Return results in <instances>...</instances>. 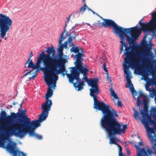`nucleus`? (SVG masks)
<instances>
[{
	"mask_svg": "<svg viewBox=\"0 0 156 156\" xmlns=\"http://www.w3.org/2000/svg\"><path fill=\"white\" fill-rule=\"evenodd\" d=\"M119 37L121 39L120 43L122 44L120 52L123 51V47H125L124 55H126V57L125 58L123 63L125 76L132 94L134 96H136L137 93L130 80L131 74L129 68L130 67L132 69H137L140 66V62H149L150 59L148 57L151 55V52L148 49H146L144 51L138 50L131 53L130 48L132 49L133 47L131 46V44H130L128 47L124 43V39H122L121 37Z\"/></svg>",
	"mask_w": 156,
	"mask_h": 156,
	"instance_id": "f257e3e1",
	"label": "nucleus"
},
{
	"mask_svg": "<svg viewBox=\"0 0 156 156\" xmlns=\"http://www.w3.org/2000/svg\"><path fill=\"white\" fill-rule=\"evenodd\" d=\"M98 110L101 111L103 115L100 120V125L108 132L110 137L109 144L117 145L118 144L115 142L116 138L113 136L124 132L127 128V125H122L119 123L115 117L119 116L117 112L113 109L111 110L109 105Z\"/></svg>",
	"mask_w": 156,
	"mask_h": 156,
	"instance_id": "f03ea898",
	"label": "nucleus"
},
{
	"mask_svg": "<svg viewBox=\"0 0 156 156\" xmlns=\"http://www.w3.org/2000/svg\"><path fill=\"white\" fill-rule=\"evenodd\" d=\"M81 69L83 70L82 72L79 69H76V70L79 74L78 78H76L73 76L70 75L71 73L70 74H66L67 77L69 78V82L73 84V86L76 89H77V91L83 90V86L84 85V82L81 80L79 77L80 73H82L83 75V79L86 80L88 85L91 87V88L90 89V95L93 98L94 108L98 110L108 106L104 102L100 101L98 100L97 95L99 93L98 85V79L95 78L89 80L87 76V73L88 72V69L87 68L86 66L84 65V66L81 67Z\"/></svg>",
	"mask_w": 156,
	"mask_h": 156,
	"instance_id": "7ed1b4c3",
	"label": "nucleus"
},
{
	"mask_svg": "<svg viewBox=\"0 0 156 156\" xmlns=\"http://www.w3.org/2000/svg\"><path fill=\"white\" fill-rule=\"evenodd\" d=\"M20 117L23 119V129L20 127H16L14 129H18L16 133H15L16 136L22 137L25 135L27 133H28L30 136H33L39 140H41L43 136L34 133V130L36 128L41 125V122L46 120L48 115L41 114L38 119L31 121L30 119L25 115L24 113H19Z\"/></svg>",
	"mask_w": 156,
	"mask_h": 156,
	"instance_id": "20e7f679",
	"label": "nucleus"
},
{
	"mask_svg": "<svg viewBox=\"0 0 156 156\" xmlns=\"http://www.w3.org/2000/svg\"><path fill=\"white\" fill-rule=\"evenodd\" d=\"M102 24L104 27H110L113 28L114 32L119 37L124 39L126 38V41L129 44H133L141 33V29L138 26L128 28H123L118 25L112 20H104Z\"/></svg>",
	"mask_w": 156,
	"mask_h": 156,
	"instance_id": "39448f33",
	"label": "nucleus"
},
{
	"mask_svg": "<svg viewBox=\"0 0 156 156\" xmlns=\"http://www.w3.org/2000/svg\"><path fill=\"white\" fill-rule=\"evenodd\" d=\"M26 111L23 110L21 113L17 112L16 114L14 112L11 113V115L6 116V113L5 111H2L1 113L0 119V129L3 130L5 133V134L1 133L0 136L3 139H5L7 137L12 135H15L18 129H15L16 127H19V126H16L11 123L12 121L16 119L17 118L22 120L23 119L20 117L19 113H24L25 115H26L25 113Z\"/></svg>",
	"mask_w": 156,
	"mask_h": 156,
	"instance_id": "423d86ee",
	"label": "nucleus"
},
{
	"mask_svg": "<svg viewBox=\"0 0 156 156\" xmlns=\"http://www.w3.org/2000/svg\"><path fill=\"white\" fill-rule=\"evenodd\" d=\"M44 74L45 76V81L49 88L48 90L47 94L45 95L46 100L44 103L41 105V108L43 110L42 114L48 116L49 112L50 110L52 104L51 100L49 99L53 94V91L51 89L52 85L53 84V87L56 86V81L58 79V76L57 75L59 74L49 72L44 73Z\"/></svg>",
	"mask_w": 156,
	"mask_h": 156,
	"instance_id": "0eeeda50",
	"label": "nucleus"
},
{
	"mask_svg": "<svg viewBox=\"0 0 156 156\" xmlns=\"http://www.w3.org/2000/svg\"><path fill=\"white\" fill-rule=\"evenodd\" d=\"M59 54L53 58L48 56L49 60L53 64L51 72L57 74H62L65 75L64 73L66 72L65 63L66 59L63 57V51L58 52ZM67 70H66V71Z\"/></svg>",
	"mask_w": 156,
	"mask_h": 156,
	"instance_id": "6e6552de",
	"label": "nucleus"
},
{
	"mask_svg": "<svg viewBox=\"0 0 156 156\" xmlns=\"http://www.w3.org/2000/svg\"><path fill=\"white\" fill-rule=\"evenodd\" d=\"M83 56V53H78L77 54L75 55V58L76 59V62H74V64L76 66L73 67H71V69L70 70L71 74L70 75L73 76L75 77L78 78L79 77V74L76 71V69H79L82 72L83 70L81 69V68L83 67L84 66L83 65V64L82 62V57Z\"/></svg>",
	"mask_w": 156,
	"mask_h": 156,
	"instance_id": "1a4fd4ad",
	"label": "nucleus"
},
{
	"mask_svg": "<svg viewBox=\"0 0 156 156\" xmlns=\"http://www.w3.org/2000/svg\"><path fill=\"white\" fill-rule=\"evenodd\" d=\"M140 20L139 23L142 30L145 32H153L155 34L156 32V20H150L147 23H142Z\"/></svg>",
	"mask_w": 156,
	"mask_h": 156,
	"instance_id": "9d476101",
	"label": "nucleus"
},
{
	"mask_svg": "<svg viewBox=\"0 0 156 156\" xmlns=\"http://www.w3.org/2000/svg\"><path fill=\"white\" fill-rule=\"evenodd\" d=\"M12 20H0V34L1 38L6 39L5 36L7 32L10 30V27L12 25Z\"/></svg>",
	"mask_w": 156,
	"mask_h": 156,
	"instance_id": "9b49d317",
	"label": "nucleus"
},
{
	"mask_svg": "<svg viewBox=\"0 0 156 156\" xmlns=\"http://www.w3.org/2000/svg\"><path fill=\"white\" fill-rule=\"evenodd\" d=\"M143 145V143L142 141L139 142L138 145L135 144L134 147L137 150V156H149L147 154L150 155H151L153 153L152 151L149 148L147 149V151L144 147L142 148H140L139 147Z\"/></svg>",
	"mask_w": 156,
	"mask_h": 156,
	"instance_id": "f8f14e48",
	"label": "nucleus"
},
{
	"mask_svg": "<svg viewBox=\"0 0 156 156\" xmlns=\"http://www.w3.org/2000/svg\"><path fill=\"white\" fill-rule=\"evenodd\" d=\"M46 52H47L48 54L43 56L44 57L43 61L44 62V63H47L49 64L51 72L53 64L51 62V61H50V60H49V58H48V56L49 55V57H51L50 55V54H51L52 55H54L55 54V51L54 48L53 46L51 45V46L50 47L47 48Z\"/></svg>",
	"mask_w": 156,
	"mask_h": 156,
	"instance_id": "ddd939ff",
	"label": "nucleus"
},
{
	"mask_svg": "<svg viewBox=\"0 0 156 156\" xmlns=\"http://www.w3.org/2000/svg\"><path fill=\"white\" fill-rule=\"evenodd\" d=\"M16 146L15 143L9 142L7 145L6 149L10 152L13 153L14 156H26V154L22 152L16 151L15 149Z\"/></svg>",
	"mask_w": 156,
	"mask_h": 156,
	"instance_id": "4468645a",
	"label": "nucleus"
},
{
	"mask_svg": "<svg viewBox=\"0 0 156 156\" xmlns=\"http://www.w3.org/2000/svg\"><path fill=\"white\" fill-rule=\"evenodd\" d=\"M44 55H45L44 54V51H42L41 52V54L40 55V57L41 58H42V62L43 63V65L44 67L42 69L43 70L44 73L51 72V69L49 64H48L47 63H44V62L43 61L44 57L43 56Z\"/></svg>",
	"mask_w": 156,
	"mask_h": 156,
	"instance_id": "2eb2a0df",
	"label": "nucleus"
},
{
	"mask_svg": "<svg viewBox=\"0 0 156 156\" xmlns=\"http://www.w3.org/2000/svg\"><path fill=\"white\" fill-rule=\"evenodd\" d=\"M63 34L64 32H62L60 34V37L59 41V44H60V46L58 48V52L63 51L64 45L62 43V42L68 36V34L66 35L65 36H64Z\"/></svg>",
	"mask_w": 156,
	"mask_h": 156,
	"instance_id": "dca6fc26",
	"label": "nucleus"
},
{
	"mask_svg": "<svg viewBox=\"0 0 156 156\" xmlns=\"http://www.w3.org/2000/svg\"><path fill=\"white\" fill-rule=\"evenodd\" d=\"M143 123L144 125L146 127L147 129L148 133H150L151 134L153 133L155 134L154 129L153 128H150L147 122L146 121L143 122Z\"/></svg>",
	"mask_w": 156,
	"mask_h": 156,
	"instance_id": "f3484780",
	"label": "nucleus"
},
{
	"mask_svg": "<svg viewBox=\"0 0 156 156\" xmlns=\"http://www.w3.org/2000/svg\"><path fill=\"white\" fill-rule=\"evenodd\" d=\"M69 20H67V21L66 22L65 26V27L63 29L64 31L63 32H64V33H66V35L68 34H68L67 33V32L66 31V28L67 26V24L69 22ZM69 36H72L73 37H74V38H75V37L76 36V35L75 34V32L74 31H72L70 33V34L69 35Z\"/></svg>",
	"mask_w": 156,
	"mask_h": 156,
	"instance_id": "a211bd4d",
	"label": "nucleus"
},
{
	"mask_svg": "<svg viewBox=\"0 0 156 156\" xmlns=\"http://www.w3.org/2000/svg\"><path fill=\"white\" fill-rule=\"evenodd\" d=\"M111 95L114 97L113 100L115 104L116 103L115 100L116 99L118 98V97L116 94H115L113 89L112 88H110Z\"/></svg>",
	"mask_w": 156,
	"mask_h": 156,
	"instance_id": "6ab92c4d",
	"label": "nucleus"
},
{
	"mask_svg": "<svg viewBox=\"0 0 156 156\" xmlns=\"http://www.w3.org/2000/svg\"><path fill=\"white\" fill-rule=\"evenodd\" d=\"M156 83V79H151L148 78L147 81V84L151 85H153Z\"/></svg>",
	"mask_w": 156,
	"mask_h": 156,
	"instance_id": "aec40b11",
	"label": "nucleus"
},
{
	"mask_svg": "<svg viewBox=\"0 0 156 156\" xmlns=\"http://www.w3.org/2000/svg\"><path fill=\"white\" fill-rule=\"evenodd\" d=\"M70 51L71 52H73L77 54L78 53H79L80 48L78 47H74L73 46L70 48Z\"/></svg>",
	"mask_w": 156,
	"mask_h": 156,
	"instance_id": "412c9836",
	"label": "nucleus"
},
{
	"mask_svg": "<svg viewBox=\"0 0 156 156\" xmlns=\"http://www.w3.org/2000/svg\"><path fill=\"white\" fill-rule=\"evenodd\" d=\"M41 60H42V58H38L37 60V62L36 63V65H35V66L36 68H41V69L43 71L42 69L43 68H41L40 67V64L41 62Z\"/></svg>",
	"mask_w": 156,
	"mask_h": 156,
	"instance_id": "4be33fe9",
	"label": "nucleus"
},
{
	"mask_svg": "<svg viewBox=\"0 0 156 156\" xmlns=\"http://www.w3.org/2000/svg\"><path fill=\"white\" fill-rule=\"evenodd\" d=\"M133 109L134 112L133 116L135 119L136 120H138L140 119V118L139 115V113L135 109V108H133Z\"/></svg>",
	"mask_w": 156,
	"mask_h": 156,
	"instance_id": "5701e85b",
	"label": "nucleus"
},
{
	"mask_svg": "<svg viewBox=\"0 0 156 156\" xmlns=\"http://www.w3.org/2000/svg\"><path fill=\"white\" fill-rule=\"evenodd\" d=\"M27 64H28L27 67V68H31L33 69H35V66L32 59H30Z\"/></svg>",
	"mask_w": 156,
	"mask_h": 156,
	"instance_id": "b1692460",
	"label": "nucleus"
},
{
	"mask_svg": "<svg viewBox=\"0 0 156 156\" xmlns=\"http://www.w3.org/2000/svg\"><path fill=\"white\" fill-rule=\"evenodd\" d=\"M86 7H87V6L86 3H84L83 6L81 7L79 9V12H80L81 13V12L82 14H83L85 11Z\"/></svg>",
	"mask_w": 156,
	"mask_h": 156,
	"instance_id": "393cba45",
	"label": "nucleus"
},
{
	"mask_svg": "<svg viewBox=\"0 0 156 156\" xmlns=\"http://www.w3.org/2000/svg\"><path fill=\"white\" fill-rule=\"evenodd\" d=\"M0 20H11L9 17L5 15L0 13Z\"/></svg>",
	"mask_w": 156,
	"mask_h": 156,
	"instance_id": "a878e982",
	"label": "nucleus"
},
{
	"mask_svg": "<svg viewBox=\"0 0 156 156\" xmlns=\"http://www.w3.org/2000/svg\"><path fill=\"white\" fill-rule=\"evenodd\" d=\"M144 94L141 91L139 92V97H138L137 99V104L138 106H139L140 102V97H144Z\"/></svg>",
	"mask_w": 156,
	"mask_h": 156,
	"instance_id": "bb28decb",
	"label": "nucleus"
},
{
	"mask_svg": "<svg viewBox=\"0 0 156 156\" xmlns=\"http://www.w3.org/2000/svg\"><path fill=\"white\" fill-rule=\"evenodd\" d=\"M30 56L28 57V58L27 61L25 63V68H27V66H26V65L27 64L28 62H29L30 60V58L33 56L32 51H30Z\"/></svg>",
	"mask_w": 156,
	"mask_h": 156,
	"instance_id": "cd10ccee",
	"label": "nucleus"
},
{
	"mask_svg": "<svg viewBox=\"0 0 156 156\" xmlns=\"http://www.w3.org/2000/svg\"><path fill=\"white\" fill-rule=\"evenodd\" d=\"M117 99H118L117 105L119 107H122L123 105L122 102L120 101V98L118 97V98Z\"/></svg>",
	"mask_w": 156,
	"mask_h": 156,
	"instance_id": "c85d7f7f",
	"label": "nucleus"
},
{
	"mask_svg": "<svg viewBox=\"0 0 156 156\" xmlns=\"http://www.w3.org/2000/svg\"><path fill=\"white\" fill-rule=\"evenodd\" d=\"M153 113V117L156 120V108H154L152 109Z\"/></svg>",
	"mask_w": 156,
	"mask_h": 156,
	"instance_id": "c756f323",
	"label": "nucleus"
},
{
	"mask_svg": "<svg viewBox=\"0 0 156 156\" xmlns=\"http://www.w3.org/2000/svg\"><path fill=\"white\" fill-rule=\"evenodd\" d=\"M150 86H151V85H148L147 84L146 85V87H145V88H146V90L147 91H148L150 92L151 91V90L150 89V88L149 87Z\"/></svg>",
	"mask_w": 156,
	"mask_h": 156,
	"instance_id": "7c9ffc66",
	"label": "nucleus"
},
{
	"mask_svg": "<svg viewBox=\"0 0 156 156\" xmlns=\"http://www.w3.org/2000/svg\"><path fill=\"white\" fill-rule=\"evenodd\" d=\"M37 70H36L35 72V73H36L35 74L33 75L30 77H29L28 79L30 80H31V79L34 80L36 77V75L37 74Z\"/></svg>",
	"mask_w": 156,
	"mask_h": 156,
	"instance_id": "2f4dec72",
	"label": "nucleus"
},
{
	"mask_svg": "<svg viewBox=\"0 0 156 156\" xmlns=\"http://www.w3.org/2000/svg\"><path fill=\"white\" fill-rule=\"evenodd\" d=\"M103 70H105L108 74V70H107L106 66V65L105 63H104L103 65Z\"/></svg>",
	"mask_w": 156,
	"mask_h": 156,
	"instance_id": "473e14b6",
	"label": "nucleus"
},
{
	"mask_svg": "<svg viewBox=\"0 0 156 156\" xmlns=\"http://www.w3.org/2000/svg\"><path fill=\"white\" fill-rule=\"evenodd\" d=\"M75 38H74V37H73L72 36H69V37L68 38V41L69 43H71L73 39H74Z\"/></svg>",
	"mask_w": 156,
	"mask_h": 156,
	"instance_id": "72a5a7b5",
	"label": "nucleus"
},
{
	"mask_svg": "<svg viewBox=\"0 0 156 156\" xmlns=\"http://www.w3.org/2000/svg\"><path fill=\"white\" fill-rule=\"evenodd\" d=\"M156 11H154L152 12L151 13V16H153L155 15L156 16V7L155 9Z\"/></svg>",
	"mask_w": 156,
	"mask_h": 156,
	"instance_id": "f704fd0d",
	"label": "nucleus"
},
{
	"mask_svg": "<svg viewBox=\"0 0 156 156\" xmlns=\"http://www.w3.org/2000/svg\"><path fill=\"white\" fill-rule=\"evenodd\" d=\"M117 145L118 147H119V152H122V147L119 145L118 144Z\"/></svg>",
	"mask_w": 156,
	"mask_h": 156,
	"instance_id": "c9c22d12",
	"label": "nucleus"
},
{
	"mask_svg": "<svg viewBox=\"0 0 156 156\" xmlns=\"http://www.w3.org/2000/svg\"><path fill=\"white\" fill-rule=\"evenodd\" d=\"M149 122L151 124H154L155 123V122L150 119H149Z\"/></svg>",
	"mask_w": 156,
	"mask_h": 156,
	"instance_id": "e433bc0d",
	"label": "nucleus"
},
{
	"mask_svg": "<svg viewBox=\"0 0 156 156\" xmlns=\"http://www.w3.org/2000/svg\"><path fill=\"white\" fill-rule=\"evenodd\" d=\"M151 17L150 18V20H156V16L155 15L153 16H151Z\"/></svg>",
	"mask_w": 156,
	"mask_h": 156,
	"instance_id": "4c0bfd02",
	"label": "nucleus"
},
{
	"mask_svg": "<svg viewBox=\"0 0 156 156\" xmlns=\"http://www.w3.org/2000/svg\"><path fill=\"white\" fill-rule=\"evenodd\" d=\"M97 16H99L101 20H110V19H108L103 18L101 16H100L98 14H97Z\"/></svg>",
	"mask_w": 156,
	"mask_h": 156,
	"instance_id": "58836bf2",
	"label": "nucleus"
},
{
	"mask_svg": "<svg viewBox=\"0 0 156 156\" xmlns=\"http://www.w3.org/2000/svg\"><path fill=\"white\" fill-rule=\"evenodd\" d=\"M140 113L143 116H144L145 115H146V113L145 112H144L143 111H142L141 112H140Z\"/></svg>",
	"mask_w": 156,
	"mask_h": 156,
	"instance_id": "ea45409f",
	"label": "nucleus"
},
{
	"mask_svg": "<svg viewBox=\"0 0 156 156\" xmlns=\"http://www.w3.org/2000/svg\"><path fill=\"white\" fill-rule=\"evenodd\" d=\"M23 104L22 103L20 105V108H19V109H18V111H21V112L20 113H21L22 111H23V110L21 111V110H20V109H21V107L22 106Z\"/></svg>",
	"mask_w": 156,
	"mask_h": 156,
	"instance_id": "a19ab883",
	"label": "nucleus"
},
{
	"mask_svg": "<svg viewBox=\"0 0 156 156\" xmlns=\"http://www.w3.org/2000/svg\"><path fill=\"white\" fill-rule=\"evenodd\" d=\"M107 79L108 81H109L110 82H111L112 80L110 77H107Z\"/></svg>",
	"mask_w": 156,
	"mask_h": 156,
	"instance_id": "79ce46f5",
	"label": "nucleus"
},
{
	"mask_svg": "<svg viewBox=\"0 0 156 156\" xmlns=\"http://www.w3.org/2000/svg\"><path fill=\"white\" fill-rule=\"evenodd\" d=\"M148 16H144L140 20H144V19L147 18H148Z\"/></svg>",
	"mask_w": 156,
	"mask_h": 156,
	"instance_id": "37998d69",
	"label": "nucleus"
},
{
	"mask_svg": "<svg viewBox=\"0 0 156 156\" xmlns=\"http://www.w3.org/2000/svg\"><path fill=\"white\" fill-rule=\"evenodd\" d=\"M144 111L146 112H147L148 111L147 107H146V108H145V105H144Z\"/></svg>",
	"mask_w": 156,
	"mask_h": 156,
	"instance_id": "c03bdc74",
	"label": "nucleus"
},
{
	"mask_svg": "<svg viewBox=\"0 0 156 156\" xmlns=\"http://www.w3.org/2000/svg\"><path fill=\"white\" fill-rule=\"evenodd\" d=\"M27 73H25V74H24L22 76V78H24L25 76H27Z\"/></svg>",
	"mask_w": 156,
	"mask_h": 156,
	"instance_id": "a18cd8bd",
	"label": "nucleus"
},
{
	"mask_svg": "<svg viewBox=\"0 0 156 156\" xmlns=\"http://www.w3.org/2000/svg\"><path fill=\"white\" fill-rule=\"evenodd\" d=\"M31 70H30V71H28L27 73V74H30V75H31Z\"/></svg>",
	"mask_w": 156,
	"mask_h": 156,
	"instance_id": "49530a36",
	"label": "nucleus"
},
{
	"mask_svg": "<svg viewBox=\"0 0 156 156\" xmlns=\"http://www.w3.org/2000/svg\"><path fill=\"white\" fill-rule=\"evenodd\" d=\"M119 156H124L122 154V152H119Z\"/></svg>",
	"mask_w": 156,
	"mask_h": 156,
	"instance_id": "de8ad7c7",
	"label": "nucleus"
},
{
	"mask_svg": "<svg viewBox=\"0 0 156 156\" xmlns=\"http://www.w3.org/2000/svg\"><path fill=\"white\" fill-rule=\"evenodd\" d=\"M86 9H87L89 11H91L92 10L91 9H90V8H89L88 6H87V7L86 8Z\"/></svg>",
	"mask_w": 156,
	"mask_h": 156,
	"instance_id": "09e8293b",
	"label": "nucleus"
},
{
	"mask_svg": "<svg viewBox=\"0 0 156 156\" xmlns=\"http://www.w3.org/2000/svg\"><path fill=\"white\" fill-rule=\"evenodd\" d=\"M92 13H93L94 14V15H95V14H96L97 15V14H98L97 13H95V12H94V11H93L92 10L91 11Z\"/></svg>",
	"mask_w": 156,
	"mask_h": 156,
	"instance_id": "8fccbe9b",
	"label": "nucleus"
},
{
	"mask_svg": "<svg viewBox=\"0 0 156 156\" xmlns=\"http://www.w3.org/2000/svg\"><path fill=\"white\" fill-rule=\"evenodd\" d=\"M71 16L69 15V16L67 17L66 20H70Z\"/></svg>",
	"mask_w": 156,
	"mask_h": 156,
	"instance_id": "3c124183",
	"label": "nucleus"
},
{
	"mask_svg": "<svg viewBox=\"0 0 156 156\" xmlns=\"http://www.w3.org/2000/svg\"><path fill=\"white\" fill-rule=\"evenodd\" d=\"M76 13L78 14L79 13H81L80 12H79V11H76Z\"/></svg>",
	"mask_w": 156,
	"mask_h": 156,
	"instance_id": "603ef678",
	"label": "nucleus"
},
{
	"mask_svg": "<svg viewBox=\"0 0 156 156\" xmlns=\"http://www.w3.org/2000/svg\"><path fill=\"white\" fill-rule=\"evenodd\" d=\"M127 153L128 154H129V153H130V151L128 150L127 151Z\"/></svg>",
	"mask_w": 156,
	"mask_h": 156,
	"instance_id": "864d4df0",
	"label": "nucleus"
},
{
	"mask_svg": "<svg viewBox=\"0 0 156 156\" xmlns=\"http://www.w3.org/2000/svg\"><path fill=\"white\" fill-rule=\"evenodd\" d=\"M29 70L28 69H26L25 70H24L23 71V72L24 73L26 71H28Z\"/></svg>",
	"mask_w": 156,
	"mask_h": 156,
	"instance_id": "5fc2aeb1",
	"label": "nucleus"
},
{
	"mask_svg": "<svg viewBox=\"0 0 156 156\" xmlns=\"http://www.w3.org/2000/svg\"><path fill=\"white\" fill-rule=\"evenodd\" d=\"M115 141H117V142H120V140L119 139H116V138Z\"/></svg>",
	"mask_w": 156,
	"mask_h": 156,
	"instance_id": "6e6d98bb",
	"label": "nucleus"
},
{
	"mask_svg": "<svg viewBox=\"0 0 156 156\" xmlns=\"http://www.w3.org/2000/svg\"><path fill=\"white\" fill-rule=\"evenodd\" d=\"M17 104V103H15L14 102H13L12 103V105H15L16 104Z\"/></svg>",
	"mask_w": 156,
	"mask_h": 156,
	"instance_id": "4d7b16f0",
	"label": "nucleus"
},
{
	"mask_svg": "<svg viewBox=\"0 0 156 156\" xmlns=\"http://www.w3.org/2000/svg\"><path fill=\"white\" fill-rule=\"evenodd\" d=\"M86 0H83V2L84 3H86L85 1Z\"/></svg>",
	"mask_w": 156,
	"mask_h": 156,
	"instance_id": "13d9d810",
	"label": "nucleus"
},
{
	"mask_svg": "<svg viewBox=\"0 0 156 156\" xmlns=\"http://www.w3.org/2000/svg\"><path fill=\"white\" fill-rule=\"evenodd\" d=\"M9 108H11L12 107V105H10L9 106Z\"/></svg>",
	"mask_w": 156,
	"mask_h": 156,
	"instance_id": "bf43d9fd",
	"label": "nucleus"
},
{
	"mask_svg": "<svg viewBox=\"0 0 156 156\" xmlns=\"http://www.w3.org/2000/svg\"><path fill=\"white\" fill-rule=\"evenodd\" d=\"M1 143L2 144H3V143L2 142H0V144H1Z\"/></svg>",
	"mask_w": 156,
	"mask_h": 156,
	"instance_id": "052dcab7",
	"label": "nucleus"
},
{
	"mask_svg": "<svg viewBox=\"0 0 156 156\" xmlns=\"http://www.w3.org/2000/svg\"><path fill=\"white\" fill-rule=\"evenodd\" d=\"M156 62V61H155V60H154V62Z\"/></svg>",
	"mask_w": 156,
	"mask_h": 156,
	"instance_id": "680f3d73",
	"label": "nucleus"
},
{
	"mask_svg": "<svg viewBox=\"0 0 156 156\" xmlns=\"http://www.w3.org/2000/svg\"><path fill=\"white\" fill-rule=\"evenodd\" d=\"M87 24L88 25H89V24H88V23H87Z\"/></svg>",
	"mask_w": 156,
	"mask_h": 156,
	"instance_id": "e2e57ef3",
	"label": "nucleus"
},
{
	"mask_svg": "<svg viewBox=\"0 0 156 156\" xmlns=\"http://www.w3.org/2000/svg\"><path fill=\"white\" fill-rule=\"evenodd\" d=\"M1 42V39H0V43Z\"/></svg>",
	"mask_w": 156,
	"mask_h": 156,
	"instance_id": "0e129e2a",
	"label": "nucleus"
},
{
	"mask_svg": "<svg viewBox=\"0 0 156 156\" xmlns=\"http://www.w3.org/2000/svg\"><path fill=\"white\" fill-rule=\"evenodd\" d=\"M138 138H140V137H138Z\"/></svg>",
	"mask_w": 156,
	"mask_h": 156,
	"instance_id": "69168bd1",
	"label": "nucleus"
},
{
	"mask_svg": "<svg viewBox=\"0 0 156 156\" xmlns=\"http://www.w3.org/2000/svg\"><path fill=\"white\" fill-rule=\"evenodd\" d=\"M155 37H156V36H155Z\"/></svg>",
	"mask_w": 156,
	"mask_h": 156,
	"instance_id": "338daca9",
	"label": "nucleus"
},
{
	"mask_svg": "<svg viewBox=\"0 0 156 156\" xmlns=\"http://www.w3.org/2000/svg\"><path fill=\"white\" fill-rule=\"evenodd\" d=\"M0 132H1V131H0Z\"/></svg>",
	"mask_w": 156,
	"mask_h": 156,
	"instance_id": "774afa93",
	"label": "nucleus"
}]
</instances>
